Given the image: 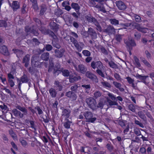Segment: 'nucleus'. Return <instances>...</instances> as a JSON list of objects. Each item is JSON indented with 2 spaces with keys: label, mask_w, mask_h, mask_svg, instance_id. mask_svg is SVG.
<instances>
[{
  "label": "nucleus",
  "mask_w": 154,
  "mask_h": 154,
  "mask_svg": "<svg viewBox=\"0 0 154 154\" xmlns=\"http://www.w3.org/2000/svg\"><path fill=\"white\" fill-rule=\"evenodd\" d=\"M88 31L89 33L92 36L93 38H96V33L94 32V31L92 28H89Z\"/></svg>",
  "instance_id": "21"
},
{
  "label": "nucleus",
  "mask_w": 154,
  "mask_h": 154,
  "mask_svg": "<svg viewBox=\"0 0 154 154\" xmlns=\"http://www.w3.org/2000/svg\"><path fill=\"white\" fill-rule=\"evenodd\" d=\"M70 113V111L69 110H67L64 109L63 110V115L64 117H65L66 118H69Z\"/></svg>",
  "instance_id": "19"
},
{
  "label": "nucleus",
  "mask_w": 154,
  "mask_h": 154,
  "mask_svg": "<svg viewBox=\"0 0 154 154\" xmlns=\"http://www.w3.org/2000/svg\"><path fill=\"white\" fill-rule=\"evenodd\" d=\"M50 25L51 28L54 29H55V30L59 28V26L54 22H51Z\"/></svg>",
  "instance_id": "31"
},
{
  "label": "nucleus",
  "mask_w": 154,
  "mask_h": 154,
  "mask_svg": "<svg viewBox=\"0 0 154 154\" xmlns=\"http://www.w3.org/2000/svg\"><path fill=\"white\" fill-rule=\"evenodd\" d=\"M30 1L32 3V5L33 8L35 10H37L38 9V8L37 5V1L36 0H30Z\"/></svg>",
  "instance_id": "27"
},
{
  "label": "nucleus",
  "mask_w": 154,
  "mask_h": 154,
  "mask_svg": "<svg viewBox=\"0 0 154 154\" xmlns=\"http://www.w3.org/2000/svg\"><path fill=\"white\" fill-rule=\"evenodd\" d=\"M134 17L135 20L137 22H140V21L141 19L140 17L139 16L137 15H134Z\"/></svg>",
  "instance_id": "43"
},
{
  "label": "nucleus",
  "mask_w": 154,
  "mask_h": 154,
  "mask_svg": "<svg viewBox=\"0 0 154 154\" xmlns=\"http://www.w3.org/2000/svg\"><path fill=\"white\" fill-rule=\"evenodd\" d=\"M70 39L71 41L74 43L77 49L79 51H81L83 46V43H78L77 41L75 40L73 38H71Z\"/></svg>",
  "instance_id": "5"
},
{
  "label": "nucleus",
  "mask_w": 154,
  "mask_h": 154,
  "mask_svg": "<svg viewBox=\"0 0 154 154\" xmlns=\"http://www.w3.org/2000/svg\"><path fill=\"white\" fill-rule=\"evenodd\" d=\"M105 94H106L113 100H115L116 99V97L112 94L108 92H105Z\"/></svg>",
  "instance_id": "33"
},
{
  "label": "nucleus",
  "mask_w": 154,
  "mask_h": 154,
  "mask_svg": "<svg viewBox=\"0 0 154 154\" xmlns=\"http://www.w3.org/2000/svg\"><path fill=\"white\" fill-rule=\"evenodd\" d=\"M11 7L12 8V9L14 11H15L17 9L19 8L20 5L19 3L17 1H14L12 3V5H11Z\"/></svg>",
  "instance_id": "14"
},
{
  "label": "nucleus",
  "mask_w": 154,
  "mask_h": 154,
  "mask_svg": "<svg viewBox=\"0 0 154 154\" xmlns=\"http://www.w3.org/2000/svg\"><path fill=\"white\" fill-rule=\"evenodd\" d=\"M16 71L15 69H14L12 70L10 73L8 74V79H14V75L16 73Z\"/></svg>",
  "instance_id": "16"
},
{
  "label": "nucleus",
  "mask_w": 154,
  "mask_h": 154,
  "mask_svg": "<svg viewBox=\"0 0 154 154\" xmlns=\"http://www.w3.org/2000/svg\"><path fill=\"white\" fill-rule=\"evenodd\" d=\"M113 85L116 87V88H118L121 91H124V89L122 88H121V84L119 83H118L117 82H113Z\"/></svg>",
  "instance_id": "30"
},
{
  "label": "nucleus",
  "mask_w": 154,
  "mask_h": 154,
  "mask_svg": "<svg viewBox=\"0 0 154 154\" xmlns=\"http://www.w3.org/2000/svg\"><path fill=\"white\" fill-rule=\"evenodd\" d=\"M66 96L70 98L72 100H75L76 99V96L75 94L73 93L72 91H69L66 93Z\"/></svg>",
  "instance_id": "13"
},
{
  "label": "nucleus",
  "mask_w": 154,
  "mask_h": 154,
  "mask_svg": "<svg viewBox=\"0 0 154 154\" xmlns=\"http://www.w3.org/2000/svg\"><path fill=\"white\" fill-rule=\"evenodd\" d=\"M110 21L111 23L113 25H116L119 24L118 20L115 19H111Z\"/></svg>",
  "instance_id": "35"
},
{
  "label": "nucleus",
  "mask_w": 154,
  "mask_h": 154,
  "mask_svg": "<svg viewBox=\"0 0 154 154\" xmlns=\"http://www.w3.org/2000/svg\"><path fill=\"white\" fill-rule=\"evenodd\" d=\"M108 103L110 106L117 105L118 104L116 102L112 101L109 100L108 97H104L100 99L97 106L102 109L104 106L106 105H107Z\"/></svg>",
  "instance_id": "1"
},
{
  "label": "nucleus",
  "mask_w": 154,
  "mask_h": 154,
  "mask_svg": "<svg viewBox=\"0 0 154 154\" xmlns=\"http://www.w3.org/2000/svg\"><path fill=\"white\" fill-rule=\"evenodd\" d=\"M116 39L118 42H120L122 39L121 36L120 35H116Z\"/></svg>",
  "instance_id": "54"
},
{
  "label": "nucleus",
  "mask_w": 154,
  "mask_h": 154,
  "mask_svg": "<svg viewBox=\"0 0 154 154\" xmlns=\"http://www.w3.org/2000/svg\"><path fill=\"white\" fill-rule=\"evenodd\" d=\"M97 72L102 77H103L104 76V75L100 70L97 69Z\"/></svg>",
  "instance_id": "57"
},
{
  "label": "nucleus",
  "mask_w": 154,
  "mask_h": 154,
  "mask_svg": "<svg viewBox=\"0 0 154 154\" xmlns=\"http://www.w3.org/2000/svg\"><path fill=\"white\" fill-rule=\"evenodd\" d=\"M134 132L137 136H139L140 134V131L137 128H135L134 129Z\"/></svg>",
  "instance_id": "45"
},
{
  "label": "nucleus",
  "mask_w": 154,
  "mask_h": 154,
  "mask_svg": "<svg viewBox=\"0 0 154 154\" xmlns=\"http://www.w3.org/2000/svg\"><path fill=\"white\" fill-rule=\"evenodd\" d=\"M45 48L47 51H50L52 49V47L51 45H48L46 46Z\"/></svg>",
  "instance_id": "55"
},
{
  "label": "nucleus",
  "mask_w": 154,
  "mask_h": 154,
  "mask_svg": "<svg viewBox=\"0 0 154 154\" xmlns=\"http://www.w3.org/2000/svg\"><path fill=\"white\" fill-rule=\"evenodd\" d=\"M109 64L110 66L112 68H116V64L112 62H109Z\"/></svg>",
  "instance_id": "49"
},
{
  "label": "nucleus",
  "mask_w": 154,
  "mask_h": 154,
  "mask_svg": "<svg viewBox=\"0 0 154 154\" xmlns=\"http://www.w3.org/2000/svg\"><path fill=\"white\" fill-rule=\"evenodd\" d=\"M129 108L131 111L134 112L135 110L134 106L133 104H130L129 106Z\"/></svg>",
  "instance_id": "47"
},
{
  "label": "nucleus",
  "mask_w": 154,
  "mask_h": 154,
  "mask_svg": "<svg viewBox=\"0 0 154 154\" xmlns=\"http://www.w3.org/2000/svg\"><path fill=\"white\" fill-rule=\"evenodd\" d=\"M49 55L48 53H44L42 55L41 58L43 60H47L49 58Z\"/></svg>",
  "instance_id": "29"
},
{
  "label": "nucleus",
  "mask_w": 154,
  "mask_h": 154,
  "mask_svg": "<svg viewBox=\"0 0 154 154\" xmlns=\"http://www.w3.org/2000/svg\"><path fill=\"white\" fill-rule=\"evenodd\" d=\"M138 115L140 116V117L143 119H144L145 118L144 116L142 114V112H139L138 113Z\"/></svg>",
  "instance_id": "60"
},
{
  "label": "nucleus",
  "mask_w": 154,
  "mask_h": 154,
  "mask_svg": "<svg viewBox=\"0 0 154 154\" xmlns=\"http://www.w3.org/2000/svg\"><path fill=\"white\" fill-rule=\"evenodd\" d=\"M0 79L1 80L2 82L4 84H5V82L6 81V79L5 77L4 76L2 75L0 76Z\"/></svg>",
  "instance_id": "50"
},
{
  "label": "nucleus",
  "mask_w": 154,
  "mask_h": 154,
  "mask_svg": "<svg viewBox=\"0 0 154 154\" xmlns=\"http://www.w3.org/2000/svg\"><path fill=\"white\" fill-rule=\"evenodd\" d=\"M116 5L120 10H124L126 8V6L124 3L121 1H118L116 2Z\"/></svg>",
  "instance_id": "10"
},
{
  "label": "nucleus",
  "mask_w": 154,
  "mask_h": 154,
  "mask_svg": "<svg viewBox=\"0 0 154 154\" xmlns=\"http://www.w3.org/2000/svg\"><path fill=\"white\" fill-rule=\"evenodd\" d=\"M27 81V79L24 76L22 77L20 80L19 79L17 78V82L18 84L19 88H20L21 85L22 83L26 82Z\"/></svg>",
  "instance_id": "12"
},
{
  "label": "nucleus",
  "mask_w": 154,
  "mask_h": 154,
  "mask_svg": "<svg viewBox=\"0 0 154 154\" xmlns=\"http://www.w3.org/2000/svg\"><path fill=\"white\" fill-rule=\"evenodd\" d=\"M37 57H33L31 60V62L32 64V65H36L37 64H36V63H38L37 62V61L36 60H37Z\"/></svg>",
  "instance_id": "36"
},
{
  "label": "nucleus",
  "mask_w": 154,
  "mask_h": 154,
  "mask_svg": "<svg viewBox=\"0 0 154 154\" xmlns=\"http://www.w3.org/2000/svg\"><path fill=\"white\" fill-rule=\"evenodd\" d=\"M101 95V93L99 91H96L94 93V97L95 98H97Z\"/></svg>",
  "instance_id": "42"
},
{
  "label": "nucleus",
  "mask_w": 154,
  "mask_h": 154,
  "mask_svg": "<svg viewBox=\"0 0 154 154\" xmlns=\"http://www.w3.org/2000/svg\"><path fill=\"white\" fill-rule=\"evenodd\" d=\"M96 26H97V29L100 32L101 31V28L100 26L99 25L98 23H96L95 24Z\"/></svg>",
  "instance_id": "58"
},
{
  "label": "nucleus",
  "mask_w": 154,
  "mask_h": 154,
  "mask_svg": "<svg viewBox=\"0 0 154 154\" xmlns=\"http://www.w3.org/2000/svg\"><path fill=\"white\" fill-rule=\"evenodd\" d=\"M30 56L29 55H26L23 58V63H25V66L26 67H27L29 63Z\"/></svg>",
  "instance_id": "15"
},
{
  "label": "nucleus",
  "mask_w": 154,
  "mask_h": 154,
  "mask_svg": "<svg viewBox=\"0 0 154 154\" xmlns=\"http://www.w3.org/2000/svg\"><path fill=\"white\" fill-rule=\"evenodd\" d=\"M20 142L21 143L22 145L25 146H26L27 145V143L25 140H22V139H20Z\"/></svg>",
  "instance_id": "52"
},
{
  "label": "nucleus",
  "mask_w": 154,
  "mask_h": 154,
  "mask_svg": "<svg viewBox=\"0 0 154 154\" xmlns=\"http://www.w3.org/2000/svg\"><path fill=\"white\" fill-rule=\"evenodd\" d=\"M137 77L139 79H140L142 80L143 81V82H144V83L146 84V82L145 80L148 77V76H143L141 75H137Z\"/></svg>",
  "instance_id": "26"
},
{
  "label": "nucleus",
  "mask_w": 154,
  "mask_h": 154,
  "mask_svg": "<svg viewBox=\"0 0 154 154\" xmlns=\"http://www.w3.org/2000/svg\"><path fill=\"white\" fill-rule=\"evenodd\" d=\"M71 122L70 121L66 122L64 123L63 125L66 128H70V124Z\"/></svg>",
  "instance_id": "37"
},
{
  "label": "nucleus",
  "mask_w": 154,
  "mask_h": 154,
  "mask_svg": "<svg viewBox=\"0 0 154 154\" xmlns=\"http://www.w3.org/2000/svg\"><path fill=\"white\" fill-rule=\"evenodd\" d=\"M101 84L102 86L105 88H110L111 85L110 84L106 82H102Z\"/></svg>",
  "instance_id": "32"
},
{
  "label": "nucleus",
  "mask_w": 154,
  "mask_h": 154,
  "mask_svg": "<svg viewBox=\"0 0 154 154\" xmlns=\"http://www.w3.org/2000/svg\"><path fill=\"white\" fill-rule=\"evenodd\" d=\"M74 66L77 71L80 72L82 73H84L86 71V68L82 65H80L77 66L74 65Z\"/></svg>",
  "instance_id": "9"
},
{
  "label": "nucleus",
  "mask_w": 154,
  "mask_h": 154,
  "mask_svg": "<svg viewBox=\"0 0 154 154\" xmlns=\"http://www.w3.org/2000/svg\"><path fill=\"white\" fill-rule=\"evenodd\" d=\"M56 52V56L58 57H61L63 55L60 52Z\"/></svg>",
  "instance_id": "61"
},
{
  "label": "nucleus",
  "mask_w": 154,
  "mask_h": 154,
  "mask_svg": "<svg viewBox=\"0 0 154 154\" xmlns=\"http://www.w3.org/2000/svg\"><path fill=\"white\" fill-rule=\"evenodd\" d=\"M49 92L52 97H56L57 93L54 89L51 88L49 90Z\"/></svg>",
  "instance_id": "28"
},
{
  "label": "nucleus",
  "mask_w": 154,
  "mask_h": 154,
  "mask_svg": "<svg viewBox=\"0 0 154 154\" xmlns=\"http://www.w3.org/2000/svg\"><path fill=\"white\" fill-rule=\"evenodd\" d=\"M25 29L26 31L29 34V32H30L31 33H33L35 35H37L38 34L37 32H34L33 31L30 29H29L28 27H26Z\"/></svg>",
  "instance_id": "34"
},
{
  "label": "nucleus",
  "mask_w": 154,
  "mask_h": 154,
  "mask_svg": "<svg viewBox=\"0 0 154 154\" xmlns=\"http://www.w3.org/2000/svg\"><path fill=\"white\" fill-rule=\"evenodd\" d=\"M91 66L94 69L96 68L101 69L103 65L102 63L100 61H98L96 63L93 62L91 63Z\"/></svg>",
  "instance_id": "7"
},
{
  "label": "nucleus",
  "mask_w": 154,
  "mask_h": 154,
  "mask_svg": "<svg viewBox=\"0 0 154 154\" xmlns=\"http://www.w3.org/2000/svg\"><path fill=\"white\" fill-rule=\"evenodd\" d=\"M84 116L86 119L87 122L93 123L96 120L95 117H92L93 115L91 112H87L85 113Z\"/></svg>",
  "instance_id": "3"
},
{
  "label": "nucleus",
  "mask_w": 154,
  "mask_h": 154,
  "mask_svg": "<svg viewBox=\"0 0 154 154\" xmlns=\"http://www.w3.org/2000/svg\"><path fill=\"white\" fill-rule=\"evenodd\" d=\"M25 123L29 127H30L32 128H34L35 130V129L34 126V122L33 121L29 120H26Z\"/></svg>",
  "instance_id": "20"
},
{
  "label": "nucleus",
  "mask_w": 154,
  "mask_h": 154,
  "mask_svg": "<svg viewBox=\"0 0 154 154\" xmlns=\"http://www.w3.org/2000/svg\"><path fill=\"white\" fill-rule=\"evenodd\" d=\"M17 108L19 110H20V111H21L24 112V113H27L26 110L24 108L21 107L20 106H17Z\"/></svg>",
  "instance_id": "40"
},
{
  "label": "nucleus",
  "mask_w": 154,
  "mask_h": 154,
  "mask_svg": "<svg viewBox=\"0 0 154 154\" xmlns=\"http://www.w3.org/2000/svg\"><path fill=\"white\" fill-rule=\"evenodd\" d=\"M80 77L77 76L75 74L70 75L69 77V81L71 82H74L75 81L80 79Z\"/></svg>",
  "instance_id": "11"
},
{
  "label": "nucleus",
  "mask_w": 154,
  "mask_h": 154,
  "mask_svg": "<svg viewBox=\"0 0 154 154\" xmlns=\"http://www.w3.org/2000/svg\"><path fill=\"white\" fill-rule=\"evenodd\" d=\"M87 20H88V21L89 22H92L93 21L95 20L92 17H89L87 18Z\"/></svg>",
  "instance_id": "64"
},
{
  "label": "nucleus",
  "mask_w": 154,
  "mask_h": 154,
  "mask_svg": "<svg viewBox=\"0 0 154 154\" xmlns=\"http://www.w3.org/2000/svg\"><path fill=\"white\" fill-rule=\"evenodd\" d=\"M86 75L87 77L91 79L92 80L95 79H97V77L95 75L88 71L87 72H86Z\"/></svg>",
  "instance_id": "17"
},
{
  "label": "nucleus",
  "mask_w": 154,
  "mask_h": 154,
  "mask_svg": "<svg viewBox=\"0 0 154 154\" xmlns=\"http://www.w3.org/2000/svg\"><path fill=\"white\" fill-rule=\"evenodd\" d=\"M92 58L91 57H87L85 61L87 63L89 62L92 60Z\"/></svg>",
  "instance_id": "63"
},
{
  "label": "nucleus",
  "mask_w": 154,
  "mask_h": 154,
  "mask_svg": "<svg viewBox=\"0 0 154 154\" xmlns=\"http://www.w3.org/2000/svg\"><path fill=\"white\" fill-rule=\"evenodd\" d=\"M54 69L56 72L57 71L62 72L63 75L65 76H68L69 75V72L68 70H63V68H60V66L59 64L57 65V67H55Z\"/></svg>",
  "instance_id": "4"
},
{
  "label": "nucleus",
  "mask_w": 154,
  "mask_h": 154,
  "mask_svg": "<svg viewBox=\"0 0 154 154\" xmlns=\"http://www.w3.org/2000/svg\"><path fill=\"white\" fill-rule=\"evenodd\" d=\"M98 2L100 4H102V1L100 0H91V2L93 3V5H92V6H94V5L95 4V2Z\"/></svg>",
  "instance_id": "46"
},
{
  "label": "nucleus",
  "mask_w": 154,
  "mask_h": 154,
  "mask_svg": "<svg viewBox=\"0 0 154 154\" xmlns=\"http://www.w3.org/2000/svg\"><path fill=\"white\" fill-rule=\"evenodd\" d=\"M9 134L11 135V137L14 139H15L16 138V135L14 133L13 131L12 130H11L9 131Z\"/></svg>",
  "instance_id": "38"
},
{
  "label": "nucleus",
  "mask_w": 154,
  "mask_h": 154,
  "mask_svg": "<svg viewBox=\"0 0 154 154\" xmlns=\"http://www.w3.org/2000/svg\"><path fill=\"white\" fill-rule=\"evenodd\" d=\"M71 5L72 8L74 9L77 12L79 11L80 7L78 4L75 3H73Z\"/></svg>",
  "instance_id": "24"
},
{
  "label": "nucleus",
  "mask_w": 154,
  "mask_h": 154,
  "mask_svg": "<svg viewBox=\"0 0 154 154\" xmlns=\"http://www.w3.org/2000/svg\"><path fill=\"white\" fill-rule=\"evenodd\" d=\"M82 53L83 54L86 56H90L91 55L90 52L88 51L85 50L82 51Z\"/></svg>",
  "instance_id": "39"
},
{
  "label": "nucleus",
  "mask_w": 154,
  "mask_h": 154,
  "mask_svg": "<svg viewBox=\"0 0 154 154\" xmlns=\"http://www.w3.org/2000/svg\"><path fill=\"white\" fill-rule=\"evenodd\" d=\"M82 86L85 88V89L87 90L86 91V92L88 93L89 92L88 91V90H90V85H82Z\"/></svg>",
  "instance_id": "41"
},
{
  "label": "nucleus",
  "mask_w": 154,
  "mask_h": 154,
  "mask_svg": "<svg viewBox=\"0 0 154 154\" xmlns=\"http://www.w3.org/2000/svg\"><path fill=\"white\" fill-rule=\"evenodd\" d=\"M129 42H125L126 45L129 47L130 46H135L136 44L134 42V40L133 39H129Z\"/></svg>",
  "instance_id": "22"
},
{
  "label": "nucleus",
  "mask_w": 154,
  "mask_h": 154,
  "mask_svg": "<svg viewBox=\"0 0 154 154\" xmlns=\"http://www.w3.org/2000/svg\"><path fill=\"white\" fill-rule=\"evenodd\" d=\"M36 109L38 110L39 114H42V111L39 107H37Z\"/></svg>",
  "instance_id": "62"
},
{
  "label": "nucleus",
  "mask_w": 154,
  "mask_h": 154,
  "mask_svg": "<svg viewBox=\"0 0 154 154\" xmlns=\"http://www.w3.org/2000/svg\"><path fill=\"white\" fill-rule=\"evenodd\" d=\"M6 22L5 21L3 20H2L0 21V27L5 26L6 27Z\"/></svg>",
  "instance_id": "48"
},
{
  "label": "nucleus",
  "mask_w": 154,
  "mask_h": 154,
  "mask_svg": "<svg viewBox=\"0 0 154 154\" xmlns=\"http://www.w3.org/2000/svg\"><path fill=\"white\" fill-rule=\"evenodd\" d=\"M126 79L130 84H131L133 82V80L131 78L127 77Z\"/></svg>",
  "instance_id": "56"
},
{
  "label": "nucleus",
  "mask_w": 154,
  "mask_h": 154,
  "mask_svg": "<svg viewBox=\"0 0 154 154\" xmlns=\"http://www.w3.org/2000/svg\"><path fill=\"white\" fill-rule=\"evenodd\" d=\"M14 114L16 116H20V117H23V114L21 113L20 112L16 109H14L12 110Z\"/></svg>",
  "instance_id": "18"
},
{
  "label": "nucleus",
  "mask_w": 154,
  "mask_h": 154,
  "mask_svg": "<svg viewBox=\"0 0 154 154\" xmlns=\"http://www.w3.org/2000/svg\"><path fill=\"white\" fill-rule=\"evenodd\" d=\"M77 88L78 87L77 85H75L72 86L71 87V88L72 91H75V90L77 89Z\"/></svg>",
  "instance_id": "59"
},
{
  "label": "nucleus",
  "mask_w": 154,
  "mask_h": 154,
  "mask_svg": "<svg viewBox=\"0 0 154 154\" xmlns=\"http://www.w3.org/2000/svg\"><path fill=\"white\" fill-rule=\"evenodd\" d=\"M134 65L138 68L141 69L140 68V65L139 62V60L138 58L136 57H134Z\"/></svg>",
  "instance_id": "23"
},
{
  "label": "nucleus",
  "mask_w": 154,
  "mask_h": 154,
  "mask_svg": "<svg viewBox=\"0 0 154 154\" xmlns=\"http://www.w3.org/2000/svg\"><path fill=\"white\" fill-rule=\"evenodd\" d=\"M12 79H8V82L11 87H13L14 85V83Z\"/></svg>",
  "instance_id": "51"
},
{
  "label": "nucleus",
  "mask_w": 154,
  "mask_h": 154,
  "mask_svg": "<svg viewBox=\"0 0 154 154\" xmlns=\"http://www.w3.org/2000/svg\"><path fill=\"white\" fill-rule=\"evenodd\" d=\"M142 62L146 66L148 67H149L150 66V64L148 62H147L143 58L142 60Z\"/></svg>",
  "instance_id": "53"
},
{
  "label": "nucleus",
  "mask_w": 154,
  "mask_h": 154,
  "mask_svg": "<svg viewBox=\"0 0 154 154\" xmlns=\"http://www.w3.org/2000/svg\"><path fill=\"white\" fill-rule=\"evenodd\" d=\"M135 28L137 29L138 31L144 33H146L149 32V30L146 28H143L141 27L139 24L137 23H134V25Z\"/></svg>",
  "instance_id": "6"
},
{
  "label": "nucleus",
  "mask_w": 154,
  "mask_h": 154,
  "mask_svg": "<svg viewBox=\"0 0 154 154\" xmlns=\"http://www.w3.org/2000/svg\"><path fill=\"white\" fill-rule=\"evenodd\" d=\"M96 7L97 8H98L99 10L101 11H102L103 13H105L106 12V11L105 10V8L103 7H99L98 5H97L96 6Z\"/></svg>",
  "instance_id": "44"
},
{
  "label": "nucleus",
  "mask_w": 154,
  "mask_h": 154,
  "mask_svg": "<svg viewBox=\"0 0 154 154\" xmlns=\"http://www.w3.org/2000/svg\"><path fill=\"white\" fill-rule=\"evenodd\" d=\"M0 53L6 55H8L9 54L6 47L2 45H0Z\"/></svg>",
  "instance_id": "8"
},
{
  "label": "nucleus",
  "mask_w": 154,
  "mask_h": 154,
  "mask_svg": "<svg viewBox=\"0 0 154 154\" xmlns=\"http://www.w3.org/2000/svg\"><path fill=\"white\" fill-rule=\"evenodd\" d=\"M86 102L89 106L90 107L92 110H95L96 109L97 107H98L96 106V102L95 100L92 98L90 97L87 99Z\"/></svg>",
  "instance_id": "2"
},
{
  "label": "nucleus",
  "mask_w": 154,
  "mask_h": 154,
  "mask_svg": "<svg viewBox=\"0 0 154 154\" xmlns=\"http://www.w3.org/2000/svg\"><path fill=\"white\" fill-rule=\"evenodd\" d=\"M13 51L14 53L16 54L17 56L18 57H20L23 54V52L19 50H16V49H13Z\"/></svg>",
  "instance_id": "25"
}]
</instances>
